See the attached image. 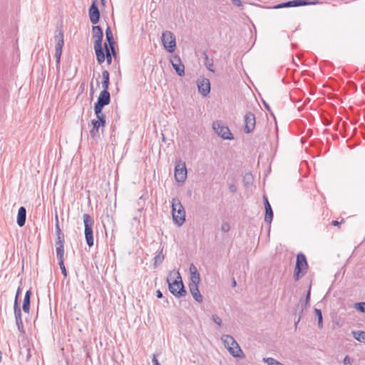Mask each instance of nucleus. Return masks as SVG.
Here are the masks:
<instances>
[{"mask_svg": "<svg viewBox=\"0 0 365 365\" xmlns=\"http://www.w3.org/2000/svg\"><path fill=\"white\" fill-rule=\"evenodd\" d=\"M221 340L222 341L225 347L233 357L240 359L245 358V354L240 346L232 336L224 334L222 336Z\"/></svg>", "mask_w": 365, "mask_h": 365, "instance_id": "f257e3e1", "label": "nucleus"}, {"mask_svg": "<svg viewBox=\"0 0 365 365\" xmlns=\"http://www.w3.org/2000/svg\"><path fill=\"white\" fill-rule=\"evenodd\" d=\"M171 203L173 219L178 226H180L185 221L184 207L178 197L173 198Z\"/></svg>", "mask_w": 365, "mask_h": 365, "instance_id": "f03ea898", "label": "nucleus"}, {"mask_svg": "<svg viewBox=\"0 0 365 365\" xmlns=\"http://www.w3.org/2000/svg\"><path fill=\"white\" fill-rule=\"evenodd\" d=\"M177 279L170 282L169 279H167L168 284L169 291L176 297H181L186 295V290L182 281L181 276L179 272H177Z\"/></svg>", "mask_w": 365, "mask_h": 365, "instance_id": "7ed1b4c3", "label": "nucleus"}, {"mask_svg": "<svg viewBox=\"0 0 365 365\" xmlns=\"http://www.w3.org/2000/svg\"><path fill=\"white\" fill-rule=\"evenodd\" d=\"M83 223H84V234L85 238L86 241V244L88 247H92L93 245V226L94 224V221L88 214H84L83 216Z\"/></svg>", "mask_w": 365, "mask_h": 365, "instance_id": "20e7f679", "label": "nucleus"}, {"mask_svg": "<svg viewBox=\"0 0 365 365\" xmlns=\"http://www.w3.org/2000/svg\"><path fill=\"white\" fill-rule=\"evenodd\" d=\"M308 264L305 255L300 252L297 256L296 265L294 269V277L295 280H298L302 277L307 269Z\"/></svg>", "mask_w": 365, "mask_h": 365, "instance_id": "39448f33", "label": "nucleus"}, {"mask_svg": "<svg viewBox=\"0 0 365 365\" xmlns=\"http://www.w3.org/2000/svg\"><path fill=\"white\" fill-rule=\"evenodd\" d=\"M162 42L168 52L172 53L176 47L175 36L170 31H165L162 34Z\"/></svg>", "mask_w": 365, "mask_h": 365, "instance_id": "423d86ee", "label": "nucleus"}, {"mask_svg": "<svg viewBox=\"0 0 365 365\" xmlns=\"http://www.w3.org/2000/svg\"><path fill=\"white\" fill-rule=\"evenodd\" d=\"M212 128L215 133L225 140H232L233 135L227 126L223 125L220 122H214L212 123Z\"/></svg>", "mask_w": 365, "mask_h": 365, "instance_id": "0eeeda50", "label": "nucleus"}, {"mask_svg": "<svg viewBox=\"0 0 365 365\" xmlns=\"http://www.w3.org/2000/svg\"><path fill=\"white\" fill-rule=\"evenodd\" d=\"M110 103V95L108 91L103 90L98 97L97 101L94 105V109L100 110L103 109L104 106H108Z\"/></svg>", "mask_w": 365, "mask_h": 365, "instance_id": "6e6552de", "label": "nucleus"}, {"mask_svg": "<svg viewBox=\"0 0 365 365\" xmlns=\"http://www.w3.org/2000/svg\"><path fill=\"white\" fill-rule=\"evenodd\" d=\"M244 121H245V125H244V131L245 133H252L255 128L256 124V118L254 113L249 111L247 112L246 114L244 116Z\"/></svg>", "mask_w": 365, "mask_h": 365, "instance_id": "1a4fd4ad", "label": "nucleus"}, {"mask_svg": "<svg viewBox=\"0 0 365 365\" xmlns=\"http://www.w3.org/2000/svg\"><path fill=\"white\" fill-rule=\"evenodd\" d=\"M175 178L178 182H184L187 178V168L185 163L179 162L175 167Z\"/></svg>", "mask_w": 365, "mask_h": 365, "instance_id": "9d476101", "label": "nucleus"}, {"mask_svg": "<svg viewBox=\"0 0 365 365\" xmlns=\"http://www.w3.org/2000/svg\"><path fill=\"white\" fill-rule=\"evenodd\" d=\"M198 91L203 96H207L210 92V82L208 78H202L197 81Z\"/></svg>", "mask_w": 365, "mask_h": 365, "instance_id": "9b49d317", "label": "nucleus"}, {"mask_svg": "<svg viewBox=\"0 0 365 365\" xmlns=\"http://www.w3.org/2000/svg\"><path fill=\"white\" fill-rule=\"evenodd\" d=\"M170 63L179 76L185 75V66L182 64L179 56H173L170 58Z\"/></svg>", "mask_w": 365, "mask_h": 365, "instance_id": "f8f14e48", "label": "nucleus"}, {"mask_svg": "<svg viewBox=\"0 0 365 365\" xmlns=\"http://www.w3.org/2000/svg\"><path fill=\"white\" fill-rule=\"evenodd\" d=\"M91 22L96 24L100 19V11L97 6L96 1H93L88 10Z\"/></svg>", "mask_w": 365, "mask_h": 365, "instance_id": "ddd939ff", "label": "nucleus"}, {"mask_svg": "<svg viewBox=\"0 0 365 365\" xmlns=\"http://www.w3.org/2000/svg\"><path fill=\"white\" fill-rule=\"evenodd\" d=\"M263 199L265 209L264 221L268 224H270L273 219V211L267 197L264 195Z\"/></svg>", "mask_w": 365, "mask_h": 365, "instance_id": "4468645a", "label": "nucleus"}, {"mask_svg": "<svg viewBox=\"0 0 365 365\" xmlns=\"http://www.w3.org/2000/svg\"><path fill=\"white\" fill-rule=\"evenodd\" d=\"M310 299V289L308 291L306 297L304 299H300L298 307H300L301 311L298 316V319H301L302 317H305V314H304L306 312L307 307L309 304V301Z\"/></svg>", "mask_w": 365, "mask_h": 365, "instance_id": "2eb2a0df", "label": "nucleus"}, {"mask_svg": "<svg viewBox=\"0 0 365 365\" xmlns=\"http://www.w3.org/2000/svg\"><path fill=\"white\" fill-rule=\"evenodd\" d=\"M93 37L95 38L94 44H102L103 33L99 26H93L92 28Z\"/></svg>", "mask_w": 365, "mask_h": 365, "instance_id": "dca6fc26", "label": "nucleus"}, {"mask_svg": "<svg viewBox=\"0 0 365 365\" xmlns=\"http://www.w3.org/2000/svg\"><path fill=\"white\" fill-rule=\"evenodd\" d=\"M189 290L190 294L192 295L193 298L197 302H202L203 300V297L201 295L198 284H189Z\"/></svg>", "mask_w": 365, "mask_h": 365, "instance_id": "f3484780", "label": "nucleus"}, {"mask_svg": "<svg viewBox=\"0 0 365 365\" xmlns=\"http://www.w3.org/2000/svg\"><path fill=\"white\" fill-rule=\"evenodd\" d=\"M94 50L96 54L97 61L99 64H101L106 60V53L103 51L102 44H94Z\"/></svg>", "mask_w": 365, "mask_h": 365, "instance_id": "a211bd4d", "label": "nucleus"}, {"mask_svg": "<svg viewBox=\"0 0 365 365\" xmlns=\"http://www.w3.org/2000/svg\"><path fill=\"white\" fill-rule=\"evenodd\" d=\"M26 210L24 207H20L17 215V224L19 227H23L26 223Z\"/></svg>", "mask_w": 365, "mask_h": 365, "instance_id": "6ab92c4d", "label": "nucleus"}, {"mask_svg": "<svg viewBox=\"0 0 365 365\" xmlns=\"http://www.w3.org/2000/svg\"><path fill=\"white\" fill-rule=\"evenodd\" d=\"M32 292L31 290L26 291L24 301L22 304V309L25 313H29L30 310V304H31V296Z\"/></svg>", "mask_w": 365, "mask_h": 365, "instance_id": "aec40b11", "label": "nucleus"}, {"mask_svg": "<svg viewBox=\"0 0 365 365\" xmlns=\"http://www.w3.org/2000/svg\"><path fill=\"white\" fill-rule=\"evenodd\" d=\"M19 292H20V288H19L17 290V293H16L15 300H14V309L15 319H21V311L20 307L18 303V297H19Z\"/></svg>", "mask_w": 365, "mask_h": 365, "instance_id": "412c9836", "label": "nucleus"}, {"mask_svg": "<svg viewBox=\"0 0 365 365\" xmlns=\"http://www.w3.org/2000/svg\"><path fill=\"white\" fill-rule=\"evenodd\" d=\"M102 78H103L102 87H103V90L108 91L110 82H109V72L107 70H104L102 72Z\"/></svg>", "mask_w": 365, "mask_h": 365, "instance_id": "4be33fe9", "label": "nucleus"}, {"mask_svg": "<svg viewBox=\"0 0 365 365\" xmlns=\"http://www.w3.org/2000/svg\"><path fill=\"white\" fill-rule=\"evenodd\" d=\"M351 334L356 341L365 344V331L360 330L352 331Z\"/></svg>", "mask_w": 365, "mask_h": 365, "instance_id": "5701e85b", "label": "nucleus"}, {"mask_svg": "<svg viewBox=\"0 0 365 365\" xmlns=\"http://www.w3.org/2000/svg\"><path fill=\"white\" fill-rule=\"evenodd\" d=\"M106 40L108 41L107 45L112 48L113 45H115V41H114L111 29L109 26H108V27L106 30Z\"/></svg>", "mask_w": 365, "mask_h": 365, "instance_id": "b1692460", "label": "nucleus"}, {"mask_svg": "<svg viewBox=\"0 0 365 365\" xmlns=\"http://www.w3.org/2000/svg\"><path fill=\"white\" fill-rule=\"evenodd\" d=\"M319 4L318 0H295V6H302L308 5H315Z\"/></svg>", "mask_w": 365, "mask_h": 365, "instance_id": "393cba45", "label": "nucleus"}, {"mask_svg": "<svg viewBox=\"0 0 365 365\" xmlns=\"http://www.w3.org/2000/svg\"><path fill=\"white\" fill-rule=\"evenodd\" d=\"M63 45H56L55 46V56L56 58V68H59L61 56L62 54V48Z\"/></svg>", "mask_w": 365, "mask_h": 365, "instance_id": "a878e982", "label": "nucleus"}, {"mask_svg": "<svg viewBox=\"0 0 365 365\" xmlns=\"http://www.w3.org/2000/svg\"><path fill=\"white\" fill-rule=\"evenodd\" d=\"M163 247L160 249V250L158 252V253L154 257V267H157L158 264H161L163 261L164 260V255H163Z\"/></svg>", "mask_w": 365, "mask_h": 365, "instance_id": "bb28decb", "label": "nucleus"}, {"mask_svg": "<svg viewBox=\"0 0 365 365\" xmlns=\"http://www.w3.org/2000/svg\"><path fill=\"white\" fill-rule=\"evenodd\" d=\"M103 109H100V110H96V109H94V113L96 115V120H98L102 126H104L106 125V115L102 112Z\"/></svg>", "mask_w": 365, "mask_h": 365, "instance_id": "cd10ccee", "label": "nucleus"}, {"mask_svg": "<svg viewBox=\"0 0 365 365\" xmlns=\"http://www.w3.org/2000/svg\"><path fill=\"white\" fill-rule=\"evenodd\" d=\"M54 39L56 45H64L63 34L61 30L56 31Z\"/></svg>", "mask_w": 365, "mask_h": 365, "instance_id": "c85d7f7f", "label": "nucleus"}, {"mask_svg": "<svg viewBox=\"0 0 365 365\" xmlns=\"http://www.w3.org/2000/svg\"><path fill=\"white\" fill-rule=\"evenodd\" d=\"M287 7H296L295 6V0L289 1L287 2H283L281 4H279L274 6H273V9H282V8H287Z\"/></svg>", "mask_w": 365, "mask_h": 365, "instance_id": "c756f323", "label": "nucleus"}, {"mask_svg": "<svg viewBox=\"0 0 365 365\" xmlns=\"http://www.w3.org/2000/svg\"><path fill=\"white\" fill-rule=\"evenodd\" d=\"M204 54L205 56V66L209 71L214 72V69H213L214 65H213L212 59H210L205 53Z\"/></svg>", "mask_w": 365, "mask_h": 365, "instance_id": "7c9ffc66", "label": "nucleus"}, {"mask_svg": "<svg viewBox=\"0 0 365 365\" xmlns=\"http://www.w3.org/2000/svg\"><path fill=\"white\" fill-rule=\"evenodd\" d=\"M190 279H191V282L190 284H199L200 282V273L196 272V273L190 274Z\"/></svg>", "mask_w": 365, "mask_h": 365, "instance_id": "2f4dec72", "label": "nucleus"}, {"mask_svg": "<svg viewBox=\"0 0 365 365\" xmlns=\"http://www.w3.org/2000/svg\"><path fill=\"white\" fill-rule=\"evenodd\" d=\"M104 48L106 50V58L108 64H110L112 62V55L110 53V49L108 47V45L106 43L104 44Z\"/></svg>", "mask_w": 365, "mask_h": 365, "instance_id": "473e14b6", "label": "nucleus"}, {"mask_svg": "<svg viewBox=\"0 0 365 365\" xmlns=\"http://www.w3.org/2000/svg\"><path fill=\"white\" fill-rule=\"evenodd\" d=\"M56 250L58 260H63L64 247H56Z\"/></svg>", "mask_w": 365, "mask_h": 365, "instance_id": "72a5a7b5", "label": "nucleus"}, {"mask_svg": "<svg viewBox=\"0 0 365 365\" xmlns=\"http://www.w3.org/2000/svg\"><path fill=\"white\" fill-rule=\"evenodd\" d=\"M354 308L362 313H365V302H357L354 305Z\"/></svg>", "mask_w": 365, "mask_h": 365, "instance_id": "f704fd0d", "label": "nucleus"}, {"mask_svg": "<svg viewBox=\"0 0 365 365\" xmlns=\"http://www.w3.org/2000/svg\"><path fill=\"white\" fill-rule=\"evenodd\" d=\"M265 362L267 363L268 365H283L279 361H277L276 359L269 357L267 359H263Z\"/></svg>", "mask_w": 365, "mask_h": 365, "instance_id": "c9c22d12", "label": "nucleus"}, {"mask_svg": "<svg viewBox=\"0 0 365 365\" xmlns=\"http://www.w3.org/2000/svg\"><path fill=\"white\" fill-rule=\"evenodd\" d=\"M56 235H63V233L62 232L61 228H60V225H59V222H58V215L56 214Z\"/></svg>", "mask_w": 365, "mask_h": 365, "instance_id": "e433bc0d", "label": "nucleus"}, {"mask_svg": "<svg viewBox=\"0 0 365 365\" xmlns=\"http://www.w3.org/2000/svg\"><path fill=\"white\" fill-rule=\"evenodd\" d=\"M58 264H59V267H60V269L61 270V272L62 274H63L64 277H67V271H66V269L65 267V265H64V263H63V260H59L58 261Z\"/></svg>", "mask_w": 365, "mask_h": 365, "instance_id": "4c0bfd02", "label": "nucleus"}, {"mask_svg": "<svg viewBox=\"0 0 365 365\" xmlns=\"http://www.w3.org/2000/svg\"><path fill=\"white\" fill-rule=\"evenodd\" d=\"M16 327L19 331H21L23 334H25L24 329V324L23 321H16Z\"/></svg>", "mask_w": 365, "mask_h": 365, "instance_id": "58836bf2", "label": "nucleus"}, {"mask_svg": "<svg viewBox=\"0 0 365 365\" xmlns=\"http://www.w3.org/2000/svg\"><path fill=\"white\" fill-rule=\"evenodd\" d=\"M91 123H92L93 128H94V130L96 131H98L99 128L101 126H102V125L98 120H96L95 119L93 120Z\"/></svg>", "mask_w": 365, "mask_h": 365, "instance_id": "ea45409f", "label": "nucleus"}, {"mask_svg": "<svg viewBox=\"0 0 365 365\" xmlns=\"http://www.w3.org/2000/svg\"><path fill=\"white\" fill-rule=\"evenodd\" d=\"M230 229V225L227 222H223L221 225V231L227 232Z\"/></svg>", "mask_w": 365, "mask_h": 365, "instance_id": "a19ab883", "label": "nucleus"}, {"mask_svg": "<svg viewBox=\"0 0 365 365\" xmlns=\"http://www.w3.org/2000/svg\"><path fill=\"white\" fill-rule=\"evenodd\" d=\"M314 314H315V317H316L317 319H323V318H322V313L321 309H314Z\"/></svg>", "mask_w": 365, "mask_h": 365, "instance_id": "79ce46f5", "label": "nucleus"}, {"mask_svg": "<svg viewBox=\"0 0 365 365\" xmlns=\"http://www.w3.org/2000/svg\"><path fill=\"white\" fill-rule=\"evenodd\" d=\"M196 272H198L197 267L193 264H191L190 266V273L193 274Z\"/></svg>", "mask_w": 365, "mask_h": 365, "instance_id": "37998d69", "label": "nucleus"}, {"mask_svg": "<svg viewBox=\"0 0 365 365\" xmlns=\"http://www.w3.org/2000/svg\"><path fill=\"white\" fill-rule=\"evenodd\" d=\"M152 361L153 363V365H160V364L159 363L158 360L157 359V356H156L155 354L153 355Z\"/></svg>", "mask_w": 365, "mask_h": 365, "instance_id": "c03bdc74", "label": "nucleus"}, {"mask_svg": "<svg viewBox=\"0 0 365 365\" xmlns=\"http://www.w3.org/2000/svg\"><path fill=\"white\" fill-rule=\"evenodd\" d=\"M56 242H64V235H56Z\"/></svg>", "mask_w": 365, "mask_h": 365, "instance_id": "a18cd8bd", "label": "nucleus"}, {"mask_svg": "<svg viewBox=\"0 0 365 365\" xmlns=\"http://www.w3.org/2000/svg\"><path fill=\"white\" fill-rule=\"evenodd\" d=\"M229 190L232 193L235 192L237 190V187L234 184H231L229 185Z\"/></svg>", "mask_w": 365, "mask_h": 365, "instance_id": "49530a36", "label": "nucleus"}, {"mask_svg": "<svg viewBox=\"0 0 365 365\" xmlns=\"http://www.w3.org/2000/svg\"><path fill=\"white\" fill-rule=\"evenodd\" d=\"M232 3L238 7L242 6L241 0H232Z\"/></svg>", "mask_w": 365, "mask_h": 365, "instance_id": "de8ad7c7", "label": "nucleus"}, {"mask_svg": "<svg viewBox=\"0 0 365 365\" xmlns=\"http://www.w3.org/2000/svg\"><path fill=\"white\" fill-rule=\"evenodd\" d=\"M344 364H351V359L349 356H346L344 359Z\"/></svg>", "mask_w": 365, "mask_h": 365, "instance_id": "09e8293b", "label": "nucleus"}, {"mask_svg": "<svg viewBox=\"0 0 365 365\" xmlns=\"http://www.w3.org/2000/svg\"><path fill=\"white\" fill-rule=\"evenodd\" d=\"M108 47L110 49L111 55L115 56L116 53H115V48H114V45H113L112 48L110 47L109 46H108Z\"/></svg>", "mask_w": 365, "mask_h": 365, "instance_id": "8fccbe9b", "label": "nucleus"}, {"mask_svg": "<svg viewBox=\"0 0 365 365\" xmlns=\"http://www.w3.org/2000/svg\"><path fill=\"white\" fill-rule=\"evenodd\" d=\"M98 131H96L94 130V128H92L91 130H90V134L94 138L97 134H98Z\"/></svg>", "mask_w": 365, "mask_h": 365, "instance_id": "3c124183", "label": "nucleus"}, {"mask_svg": "<svg viewBox=\"0 0 365 365\" xmlns=\"http://www.w3.org/2000/svg\"><path fill=\"white\" fill-rule=\"evenodd\" d=\"M56 247H64V242H59L56 241Z\"/></svg>", "mask_w": 365, "mask_h": 365, "instance_id": "603ef678", "label": "nucleus"}, {"mask_svg": "<svg viewBox=\"0 0 365 365\" xmlns=\"http://www.w3.org/2000/svg\"><path fill=\"white\" fill-rule=\"evenodd\" d=\"M156 296H157L158 298H162L163 297V293L160 290H158L156 292Z\"/></svg>", "mask_w": 365, "mask_h": 365, "instance_id": "864d4df0", "label": "nucleus"}, {"mask_svg": "<svg viewBox=\"0 0 365 365\" xmlns=\"http://www.w3.org/2000/svg\"><path fill=\"white\" fill-rule=\"evenodd\" d=\"M263 104L267 110H270V107L267 103H266L264 101H263Z\"/></svg>", "mask_w": 365, "mask_h": 365, "instance_id": "5fc2aeb1", "label": "nucleus"}, {"mask_svg": "<svg viewBox=\"0 0 365 365\" xmlns=\"http://www.w3.org/2000/svg\"><path fill=\"white\" fill-rule=\"evenodd\" d=\"M339 224H340V222H338L337 220H333L331 222V225H334V226H338Z\"/></svg>", "mask_w": 365, "mask_h": 365, "instance_id": "6e6d98bb", "label": "nucleus"}, {"mask_svg": "<svg viewBox=\"0 0 365 365\" xmlns=\"http://www.w3.org/2000/svg\"><path fill=\"white\" fill-rule=\"evenodd\" d=\"M318 322V327L322 329L323 327V321H317Z\"/></svg>", "mask_w": 365, "mask_h": 365, "instance_id": "4d7b16f0", "label": "nucleus"}, {"mask_svg": "<svg viewBox=\"0 0 365 365\" xmlns=\"http://www.w3.org/2000/svg\"><path fill=\"white\" fill-rule=\"evenodd\" d=\"M219 327L222 326V321H214Z\"/></svg>", "mask_w": 365, "mask_h": 365, "instance_id": "13d9d810", "label": "nucleus"}, {"mask_svg": "<svg viewBox=\"0 0 365 365\" xmlns=\"http://www.w3.org/2000/svg\"><path fill=\"white\" fill-rule=\"evenodd\" d=\"M236 284H237V282H236V281H235V278H233V279H232V287H235V286H236Z\"/></svg>", "mask_w": 365, "mask_h": 365, "instance_id": "bf43d9fd", "label": "nucleus"}, {"mask_svg": "<svg viewBox=\"0 0 365 365\" xmlns=\"http://www.w3.org/2000/svg\"><path fill=\"white\" fill-rule=\"evenodd\" d=\"M299 322H300L299 320H297V321H295V322H294V327H295V329H297V325H298V324H299Z\"/></svg>", "mask_w": 365, "mask_h": 365, "instance_id": "052dcab7", "label": "nucleus"}, {"mask_svg": "<svg viewBox=\"0 0 365 365\" xmlns=\"http://www.w3.org/2000/svg\"><path fill=\"white\" fill-rule=\"evenodd\" d=\"M133 220H135V221H139V217H134Z\"/></svg>", "mask_w": 365, "mask_h": 365, "instance_id": "680f3d73", "label": "nucleus"}, {"mask_svg": "<svg viewBox=\"0 0 365 365\" xmlns=\"http://www.w3.org/2000/svg\"><path fill=\"white\" fill-rule=\"evenodd\" d=\"M212 319H213V320L219 319V318H218V317H216V318H215V317H212Z\"/></svg>", "mask_w": 365, "mask_h": 365, "instance_id": "e2e57ef3", "label": "nucleus"}, {"mask_svg": "<svg viewBox=\"0 0 365 365\" xmlns=\"http://www.w3.org/2000/svg\"><path fill=\"white\" fill-rule=\"evenodd\" d=\"M38 317V312H37L36 319Z\"/></svg>", "mask_w": 365, "mask_h": 365, "instance_id": "0e129e2a", "label": "nucleus"}, {"mask_svg": "<svg viewBox=\"0 0 365 365\" xmlns=\"http://www.w3.org/2000/svg\"><path fill=\"white\" fill-rule=\"evenodd\" d=\"M104 1H105V0H101V1H102V3H103V4H104Z\"/></svg>", "mask_w": 365, "mask_h": 365, "instance_id": "69168bd1", "label": "nucleus"}]
</instances>
